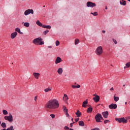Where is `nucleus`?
<instances>
[{
  "instance_id": "1",
  "label": "nucleus",
  "mask_w": 130,
  "mask_h": 130,
  "mask_svg": "<svg viewBox=\"0 0 130 130\" xmlns=\"http://www.w3.org/2000/svg\"><path fill=\"white\" fill-rule=\"evenodd\" d=\"M45 107L49 109H56L59 107V103L57 99H52L46 103Z\"/></svg>"
},
{
  "instance_id": "2",
  "label": "nucleus",
  "mask_w": 130,
  "mask_h": 130,
  "mask_svg": "<svg viewBox=\"0 0 130 130\" xmlns=\"http://www.w3.org/2000/svg\"><path fill=\"white\" fill-rule=\"evenodd\" d=\"M103 53V47L101 46H98L95 49V54L96 55H101Z\"/></svg>"
},
{
  "instance_id": "3",
  "label": "nucleus",
  "mask_w": 130,
  "mask_h": 130,
  "mask_svg": "<svg viewBox=\"0 0 130 130\" xmlns=\"http://www.w3.org/2000/svg\"><path fill=\"white\" fill-rule=\"evenodd\" d=\"M115 120H116V121H118V122H119V123H121V122L122 123H127V120H126L125 118L124 117H122V118H116L115 119Z\"/></svg>"
},
{
  "instance_id": "4",
  "label": "nucleus",
  "mask_w": 130,
  "mask_h": 130,
  "mask_svg": "<svg viewBox=\"0 0 130 130\" xmlns=\"http://www.w3.org/2000/svg\"><path fill=\"white\" fill-rule=\"evenodd\" d=\"M41 41H42V38L39 37L34 39L32 41V43L35 44V45H39V43H40Z\"/></svg>"
},
{
  "instance_id": "5",
  "label": "nucleus",
  "mask_w": 130,
  "mask_h": 130,
  "mask_svg": "<svg viewBox=\"0 0 130 130\" xmlns=\"http://www.w3.org/2000/svg\"><path fill=\"white\" fill-rule=\"evenodd\" d=\"M95 119L96 122H101V120H103V117L101 114H96L95 116Z\"/></svg>"
},
{
  "instance_id": "6",
  "label": "nucleus",
  "mask_w": 130,
  "mask_h": 130,
  "mask_svg": "<svg viewBox=\"0 0 130 130\" xmlns=\"http://www.w3.org/2000/svg\"><path fill=\"white\" fill-rule=\"evenodd\" d=\"M86 7H87V8H94L96 7V4L91 2H87L86 3Z\"/></svg>"
},
{
  "instance_id": "7",
  "label": "nucleus",
  "mask_w": 130,
  "mask_h": 130,
  "mask_svg": "<svg viewBox=\"0 0 130 130\" xmlns=\"http://www.w3.org/2000/svg\"><path fill=\"white\" fill-rule=\"evenodd\" d=\"M30 14H31V15L34 14V11L33 9H27L24 12L25 16H28V15H30Z\"/></svg>"
},
{
  "instance_id": "8",
  "label": "nucleus",
  "mask_w": 130,
  "mask_h": 130,
  "mask_svg": "<svg viewBox=\"0 0 130 130\" xmlns=\"http://www.w3.org/2000/svg\"><path fill=\"white\" fill-rule=\"evenodd\" d=\"M5 120H8L9 122H12L14 119H13V116L10 115L9 116H6L4 117Z\"/></svg>"
},
{
  "instance_id": "9",
  "label": "nucleus",
  "mask_w": 130,
  "mask_h": 130,
  "mask_svg": "<svg viewBox=\"0 0 130 130\" xmlns=\"http://www.w3.org/2000/svg\"><path fill=\"white\" fill-rule=\"evenodd\" d=\"M110 109H116L117 108V105L116 104H111L109 106Z\"/></svg>"
},
{
  "instance_id": "10",
  "label": "nucleus",
  "mask_w": 130,
  "mask_h": 130,
  "mask_svg": "<svg viewBox=\"0 0 130 130\" xmlns=\"http://www.w3.org/2000/svg\"><path fill=\"white\" fill-rule=\"evenodd\" d=\"M17 35H18V32H17L16 31H15L11 34L10 37L11 39H15V38L17 37Z\"/></svg>"
},
{
  "instance_id": "11",
  "label": "nucleus",
  "mask_w": 130,
  "mask_h": 130,
  "mask_svg": "<svg viewBox=\"0 0 130 130\" xmlns=\"http://www.w3.org/2000/svg\"><path fill=\"white\" fill-rule=\"evenodd\" d=\"M62 61V60H61V58H60V57H57L55 60V64H57V63L61 62Z\"/></svg>"
},
{
  "instance_id": "12",
  "label": "nucleus",
  "mask_w": 130,
  "mask_h": 130,
  "mask_svg": "<svg viewBox=\"0 0 130 130\" xmlns=\"http://www.w3.org/2000/svg\"><path fill=\"white\" fill-rule=\"evenodd\" d=\"M33 76L35 78V79L38 80V79H39V77H40V73L34 72L33 73Z\"/></svg>"
},
{
  "instance_id": "13",
  "label": "nucleus",
  "mask_w": 130,
  "mask_h": 130,
  "mask_svg": "<svg viewBox=\"0 0 130 130\" xmlns=\"http://www.w3.org/2000/svg\"><path fill=\"white\" fill-rule=\"evenodd\" d=\"M93 100L94 102H96V103H97V102H99V101L100 100V96H99V95H95L94 98H93Z\"/></svg>"
},
{
  "instance_id": "14",
  "label": "nucleus",
  "mask_w": 130,
  "mask_h": 130,
  "mask_svg": "<svg viewBox=\"0 0 130 130\" xmlns=\"http://www.w3.org/2000/svg\"><path fill=\"white\" fill-rule=\"evenodd\" d=\"M57 73L58 74V75H62V73H63V70L62 68H59L58 69Z\"/></svg>"
},
{
  "instance_id": "15",
  "label": "nucleus",
  "mask_w": 130,
  "mask_h": 130,
  "mask_svg": "<svg viewBox=\"0 0 130 130\" xmlns=\"http://www.w3.org/2000/svg\"><path fill=\"white\" fill-rule=\"evenodd\" d=\"M87 104H88V99H86L82 103V107L86 108L87 107Z\"/></svg>"
},
{
  "instance_id": "16",
  "label": "nucleus",
  "mask_w": 130,
  "mask_h": 130,
  "mask_svg": "<svg viewBox=\"0 0 130 130\" xmlns=\"http://www.w3.org/2000/svg\"><path fill=\"white\" fill-rule=\"evenodd\" d=\"M52 90V87H49L45 88L44 91L45 93H48V92H50V91H51Z\"/></svg>"
},
{
  "instance_id": "17",
  "label": "nucleus",
  "mask_w": 130,
  "mask_h": 130,
  "mask_svg": "<svg viewBox=\"0 0 130 130\" xmlns=\"http://www.w3.org/2000/svg\"><path fill=\"white\" fill-rule=\"evenodd\" d=\"M63 100L64 101V102H67L68 100H69V97L68 96V95L66 94H64V96L63 97Z\"/></svg>"
},
{
  "instance_id": "18",
  "label": "nucleus",
  "mask_w": 130,
  "mask_h": 130,
  "mask_svg": "<svg viewBox=\"0 0 130 130\" xmlns=\"http://www.w3.org/2000/svg\"><path fill=\"white\" fill-rule=\"evenodd\" d=\"M36 24L37 25H38V26H39L40 27H43V24L39 20H37L36 21Z\"/></svg>"
},
{
  "instance_id": "19",
  "label": "nucleus",
  "mask_w": 130,
  "mask_h": 130,
  "mask_svg": "<svg viewBox=\"0 0 130 130\" xmlns=\"http://www.w3.org/2000/svg\"><path fill=\"white\" fill-rule=\"evenodd\" d=\"M15 32H18V33H19V34H23V32H21V29L19 27H16L15 29Z\"/></svg>"
},
{
  "instance_id": "20",
  "label": "nucleus",
  "mask_w": 130,
  "mask_h": 130,
  "mask_svg": "<svg viewBox=\"0 0 130 130\" xmlns=\"http://www.w3.org/2000/svg\"><path fill=\"white\" fill-rule=\"evenodd\" d=\"M22 24H23V26L26 27V28H28L30 26V23L29 22H22Z\"/></svg>"
},
{
  "instance_id": "21",
  "label": "nucleus",
  "mask_w": 130,
  "mask_h": 130,
  "mask_svg": "<svg viewBox=\"0 0 130 130\" xmlns=\"http://www.w3.org/2000/svg\"><path fill=\"white\" fill-rule=\"evenodd\" d=\"M92 111H93V108H92V107H90L87 108V112L88 113H91Z\"/></svg>"
},
{
  "instance_id": "22",
  "label": "nucleus",
  "mask_w": 130,
  "mask_h": 130,
  "mask_svg": "<svg viewBox=\"0 0 130 130\" xmlns=\"http://www.w3.org/2000/svg\"><path fill=\"white\" fill-rule=\"evenodd\" d=\"M42 28H44L45 29H50L51 28V26H50V25H46L45 24H44L43 25Z\"/></svg>"
},
{
  "instance_id": "23",
  "label": "nucleus",
  "mask_w": 130,
  "mask_h": 130,
  "mask_svg": "<svg viewBox=\"0 0 130 130\" xmlns=\"http://www.w3.org/2000/svg\"><path fill=\"white\" fill-rule=\"evenodd\" d=\"M63 110L66 114H69V113H68V110L66 106H63Z\"/></svg>"
},
{
  "instance_id": "24",
  "label": "nucleus",
  "mask_w": 130,
  "mask_h": 130,
  "mask_svg": "<svg viewBox=\"0 0 130 130\" xmlns=\"http://www.w3.org/2000/svg\"><path fill=\"white\" fill-rule=\"evenodd\" d=\"M116 94H115L114 96V101H115V102H117V101H118V100H119V97L118 96H115Z\"/></svg>"
},
{
  "instance_id": "25",
  "label": "nucleus",
  "mask_w": 130,
  "mask_h": 130,
  "mask_svg": "<svg viewBox=\"0 0 130 130\" xmlns=\"http://www.w3.org/2000/svg\"><path fill=\"white\" fill-rule=\"evenodd\" d=\"M130 67V62H127L125 64V66L124 67V69H127Z\"/></svg>"
},
{
  "instance_id": "26",
  "label": "nucleus",
  "mask_w": 130,
  "mask_h": 130,
  "mask_svg": "<svg viewBox=\"0 0 130 130\" xmlns=\"http://www.w3.org/2000/svg\"><path fill=\"white\" fill-rule=\"evenodd\" d=\"M80 43V40L78 39H76L75 40V45H78Z\"/></svg>"
},
{
  "instance_id": "27",
  "label": "nucleus",
  "mask_w": 130,
  "mask_h": 130,
  "mask_svg": "<svg viewBox=\"0 0 130 130\" xmlns=\"http://www.w3.org/2000/svg\"><path fill=\"white\" fill-rule=\"evenodd\" d=\"M79 124L80 125V126H84V125H85V123L83 121H80L79 122Z\"/></svg>"
},
{
  "instance_id": "28",
  "label": "nucleus",
  "mask_w": 130,
  "mask_h": 130,
  "mask_svg": "<svg viewBox=\"0 0 130 130\" xmlns=\"http://www.w3.org/2000/svg\"><path fill=\"white\" fill-rule=\"evenodd\" d=\"M90 15H93V16H98V13L97 12H91Z\"/></svg>"
},
{
  "instance_id": "29",
  "label": "nucleus",
  "mask_w": 130,
  "mask_h": 130,
  "mask_svg": "<svg viewBox=\"0 0 130 130\" xmlns=\"http://www.w3.org/2000/svg\"><path fill=\"white\" fill-rule=\"evenodd\" d=\"M120 4L121 5V6H125V5H126V2H125V1H120Z\"/></svg>"
},
{
  "instance_id": "30",
  "label": "nucleus",
  "mask_w": 130,
  "mask_h": 130,
  "mask_svg": "<svg viewBox=\"0 0 130 130\" xmlns=\"http://www.w3.org/2000/svg\"><path fill=\"white\" fill-rule=\"evenodd\" d=\"M1 126H2V127H3L4 128L7 127V125L6 124V123H5V122H3V123L1 124Z\"/></svg>"
},
{
  "instance_id": "31",
  "label": "nucleus",
  "mask_w": 130,
  "mask_h": 130,
  "mask_svg": "<svg viewBox=\"0 0 130 130\" xmlns=\"http://www.w3.org/2000/svg\"><path fill=\"white\" fill-rule=\"evenodd\" d=\"M66 116H67V117H68V118L69 119H71V118L72 121L74 120V119H73V117H71V116H70L69 114H67Z\"/></svg>"
},
{
  "instance_id": "32",
  "label": "nucleus",
  "mask_w": 130,
  "mask_h": 130,
  "mask_svg": "<svg viewBox=\"0 0 130 130\" xmlns=\"http://www.w3.org/2000/svg\"><path fill=\"white\" fill-rule=\"evenodd\" d=\"M3 114H8V113H9L8 112L7 110H3Z\"/></svg>"
},
{
  "instance_id": "33",
  "label": "nucleus",
  "mask_w": 130,
  "mask_h": 130,
  "mask_svg": "<svg viewBox=\"0 0 130 130\" xmlns=\"http://www.w3.org/2000/svg\"><path fill=\"white\" fill-rule=\"evenodd\" d=\"M48 32H49V30H46L45 31H43V34L44 35H46V34H47V33H48Z\"/></svg>"
},
{
  "instance_id": "34",
  "label": "nucleus",
  "mask_w": 130,
  "mask_h": 130,
  "mask_svg": "<svg viewBox=\"0 0 130 130\" xmlns=\"http://www.w3.org/2000/svg\"><path fill=\"white\" fill-rule=\"evenodd\" d=\"M7 130H14V127L11 126L10 127L8 128Z\"/></svg>"
},
{
  "instance_id": "35",
  "label": "nucleus",
  "mask_w": 130,
  "mask_h": 130,
  "mask_svg": "<svg viewBox=\"0 0 130 130\" xmlns=\"http://www.w3.org/2000/svg\"><path fill=\"white\" fill-rule=\"evenodd\" d=\"M113 42H114V44H117V41H116V40L113 39Z\"/></svg>"
},
{
  "instance_id": "36",
  "label": "nucleus",
  "mask_w": 130,
  "mask_h": 130,
  "mask_svg": "<svg viewBox=\"0 0 130 130\" xmlns=\"http://www.w3.org/2000/svg\"><path fill=\"white\" fill-rule=\"evenodd\" d=\"M44 44V42L41 41L39 44V45H43Z\"/></svg>"
},
{
  "instance_id": "37",
  "label": "nucleus",
  "mask_w": 130,
  "mask_h": 130,
  "mask_svg": "<svg viewBox=\"0 0 130 130\" xmlns=\"http://www.w3.org/2000/svg\"><path fill=\"white\" fill-rule=\"evenodd\" d=\"M55 44H56V46H58V45H59V41H56L55 42Z\"/></svg>"
},
{
  "instance_id": "38",
  "label": "nucleus",
  "mask_w": 130,
  "mask_h": 130,
  "mask_svg": "<svg viewBox=\"0 0 130 130\" xmlns=\"http://www.w3.org/2000/svg\"><path fill=\"white\" fill-rule=\"evenodd\" d=\"M50 116H51L52 118H54V117H55V115L54 114H50Z\"/></svg>"
},
{
  "instance_id": "39",
  "label": "nucleus",
  "mask_w": 130,
  "mask_h": 130,
  "mask_svg": "<svg viewBox=\"0 0 130 130\" xmlns=\"http://www.w3.org/2000/svg\"><path fill=\"white\" fill-rule=\"evenodd\" d=\"M75 114H82L79 110H77V112L75 113Z\"/></svg>"
},
{
  "instance_id": "40",
  "label": "nucleus",
  "mask_w": 130,
  "mask_h": 130,
  "mask_svg": "<svg viewBox=\"0 0 130 130\" xmlns=\"http://www.w3.org/2000/svg\"><path fill=\"white\" fill-rule=\"evenodd\" d=\"M103 116L105 118H107L108 117V114H104Z\"/></svg>"
},
{
  "instance_id": "41",
  "label": "nucleus",
  "mask_w": 130,
  "mask_h": 130,
  "mask_svg": "<svg viewBox=\"0 0 130 130\" xmlns=\"http://www.w3.org/2000/svg\"><path fill=\"white\" fill-rule=\"evenodd\" d=\"M108 111H106V112H103L102 113V114H108Z\"/></svg>"
},
{
  "instance_id": "42",
  "label": "nucleus",
  "mask_w": 130,
  "mask_h": 130,
  "mask_svg": "<svg viewBox=\"0 0 130 130\" xmlns=\"http://www.w3.org/2000/svg\"><path fill=\"white\" fill-rule=\"evenodd\" d=\"M109 122V120H106L104 121V123L106 124V123H108V122Z\"/></svg>"
},
{
  "instance_id": "43",
  "label": "nucleus",
  "mask_w": 130,
  "mask_h": 130,
  "mask_svg": "<svg viewBox=\"0 0 130 130\" xmlns=\"http://www.w3.org/2000/svg\"><path fill=\"white\" fill-rule=\"evenodd\" d=\"M125 119L128 120V119H130V116L126 117Z\"/></svg>"
},
{
  "instance_id": "44",
  "label": "nucleus",
  "mask_w": 130,
  "mask_h": 130,
  "mask_svg": "<svg viewBox=\"0 0 130 130\" xmlns=\"http://www.w3.org/2000/svg\"><path fill=\"white\" fill-rule=\"evenodd\" d=\"M34 100L36 102L37 101V96H35Z\"/></svg>"
},
{
  "instance_id": "45",
  "label": "nucleus",
  "mask_w": 130,
  "mask_h": 130,
  "mask_svg": "<svg viewBox=\"0 0 130 130\" xmlns=\"http://www.w3.org/2000/svg\"><path fill=\"white\" fill-rule=\"evenodd\" d=\"M75 121H76V122H78V121H79V118H76Z\"/></svg>"
},
{
  "instance_id": "46",
  "label": "nucleus",
  "mask_w": 130,
  "mask_h": 130,
  "mask_svg": "<svg viewBox=\"0 0 130 130\" xmlns=\"http://www.w3.org/2000/svg\"><path fill=\"white\" fill-rule=\"evenodd\" d=\"M74 123H75V122H74L73 123H71L70 124V126H71V127H73V124H74Z\"/></svg>"
},
{
  "instance_id": "47",
  "label": "nucleus",
  "mask_w": 130,
  "mask_h": 130,
  "mask_svg": "<svg viewBox=\"0 0 130 130\" xmlns=\"http://www.w3.org/2000/svg\"><path fill=\"white\" fill-rule=\"evenodd\" d=\"M69 129V127H68L67 126L64 127V129L67 130V129Z\"/></svg>"
},
{
  "instance_id": "48",
  "label": "nucleus",
  "mask_w": 130,
  "mask_h": 130,
  "mask_svg": "<svg viewBox=\"0 0 130 130\" xmlns=\"http://www.w3.org/2000/svg\"><path fill=\"white\" fill-rule=\"evenodd\" d=\"M81 87V86L80 85H79V84H78L77 86H76V88H80Z\"/></svg>"
},
{
  "instance_id": "49",
  "label": "nucleus",
  "mask_w": 130,
  "mask_h": 130,
  "mask_svg": "<svg viewBox=\"0 0 130 130\" xmlns=\"http://www.w3.org/2000/svg\"><path fill=\"white\" fill-rule=\"evenodd\" d=\"M110 90L111 91H113V90H114V89L113 88V87H111V88L110 89Z\"/></svg>"
},
{
  "instance_id": "50",
  "label": "nucleus",
  "mask_w": 130,
  "mask_h": 130,
  "mask_svg": "<svg viewBox=\"0 0 130 130\" xmlns=\"http://www.w3.org/2000/svg\"><path fill=\"white\" fill-rule=\"evenodd\" d=\"M106 32V31L105 30H102V33H103V34H105Z\"/></svg>"
},
{
  "instance_id": "51",
  "label": "nucleus",
  "mask_w": 130,
  "mask_h": 130,
  "mask_svg": "<svg viewBox=\"0 0 130 130\" xmlns=\"http://www.w3.org/2000/svg\"><path fill=\"white\" fill-rule=\"evenodd\" d=\"M48 48H52V46H48Z\"/></svg>"
},
{
  "instance_id": "52",
  "label": "nucleus",
  "mask_w": 130,
  "mask_h": 130,
  "mask_svg": "<svg viewBox=\"0 0 130 130\" xmlns=\"http://www.w3.org/2000/svg\"><path fill=\"white\" fill-rule=\"evenodd\" d=\"M72 87L73 88H76V85H72Z\"/></svg>"
},
{
  "instance_id": "53",
  "label": "nucleus",
  "mask_w": 130,
  "mask_h": 130,
  "mask_svg": "<svg viewBox=\"0 0 130 130\" xmlns=\"http://www.w3.org/2000/svg\"><path fill=\"white\" fill-rule=\"evenodd\" d=\"M80 116H81V114H78L77 115V117H80Z\"/></svg>"
},
{
  "instance_id": "54",
  "label": "nucleus",
  "mask_w": 130,
  "mask_h": 130,
  "mask_svg": "<svg viewBox=\"0 0 130 130\" xmlns=\"http://www.w3.org/2000/svg\"><path fill=\"white\" fill-rule=\"evenodd\" d=\"M8 113H9V114H12V113L11 112H9Z\"/></svg>"
},
{
  "instance_id": "55",
  "label": "nucleus",
  "mask_w": 130,
  "mask_h": 130,
  "mask_svg": "<svg viewBox=\"0 0 130 130\" xmlns=\"http://www.w3.org/2000/svg\"><path fill=\"white\" fill-rule=\"evenodd\" d=\"M105 10H107V6H106Z\"/></svg>"
},
{
  "instance_id": "56",
  "label": "nucleus",
  "mask_w": 130,
  "mask_h": 130,
  "mask_svg": "<svg viewBox=\"0 0 130 130\" xmlns=\"http://www.w3.org/2000/svg\"><path fill=\"white\" fill-rule=\"evenodd\" d=\"M121 2H125L124 0H121Z\"/></svg>"
},
{
  "instance_id": "57",
  "label": "nucleus",
  "mask_w": 130,
  "mask_h": 130,
  "mask_svg": "<svg viewBox=\"0 0 130 130\" xmlns=\"http://www.w3.org/2000/svg\"><path fill=\"white\" fill-rule=\"evenodd\" d=\"M93 96H97V95H95V94H93Z\"/></svg>"
},
{
  "instance_id": "58",
  "label": "nucleus",
  "mask_w": 130,
  "mask_h": 130,
  "mask_svg": "<svg viewBox=\"0 0 130 130\" xmlns=\"http://www.w3.org/2000/svg\"><path fill=\"white\" fill-rule=\"evenodd\" d=\"M125 104H127V102H125Z\"/></svg>"
},
{
  "instance_id": "59",
  "label": "nucleus",
  "mask_w": 130,
  "mask_h": 130,
  "mask_svg": "<svg viewBox=\"0 0 130 130\" xmlns=\"http://www.w3.org/2000/svg\"><path fill=\"white\" fill-rule=\"evenodd\" d=\"M70 130H74V129H72V128H70Z\"/></svg>"
},
{
  "instance_id": "60",
  "label": "nucleus",
  "mask_w": 130,
  "mask_h": 130,
  "mask_svg": "<svg viewBox=\"0 0 130 130\" xmlns=\"http://www.w3.org/2000/svg\"><path fill=\"white\" fill-rule=\"evenodd\" d=\"M123 86V87H125V84H124Z\"/></svg>"
},
{
  "instance_id": "61",
  "label": "nucleus",
  "mask_w": 130,
  "mask_h": 130,
  "mask_svg": "<svg viewBox=\"0 0 130 130\" xmlns=\"http://www.w3.org/2000/svg\"><path fill=\"white\" fill-rule=\"evenodd\" d=\"M2 123V122L0 121V124Z\"/></svg>"
},
{
  "instance_id": "62",
  "label": "nucleus",
  "mask_w": 130,
  "mask_h": 130,
  "mask_svg": "<svg viewBox=\"0 0 130 130\" xmlns=\"http://www.w3.org/2000/svg\"><path fill=\"white\" fill-rule=\"evenodd\" d=\"M43 8H45V6H43Z\"/></svg>"
},
{
  "instance_id": "63",
  "label": "nucleus",
  "mask_w": 130,
  "mask_h": 130,
  "mask_svg": "<svg viewBox=\"0 0 130 130\" xmlns=\"http://www.w3.org/2000/svg\"><path fill=\"white\" fill-rule=\"evenodd\" d=\"M128 1V2H130V0H127Z\"/></svg>"
},
{
  "instance_id": "64",
  "label": "nucleus",
  "mask_w": 130,
  "mask_h": 130,
  "mask_svg": "<svg viewBox=\"0 0 130 130\" xmlns=\"http://www.w3.org/2000/svg\"><path fill=\"white\" fill-rule=\"evenodd\" d=\"M97 114H100V113H98Z\"/></svg>"
}]
</instances>
